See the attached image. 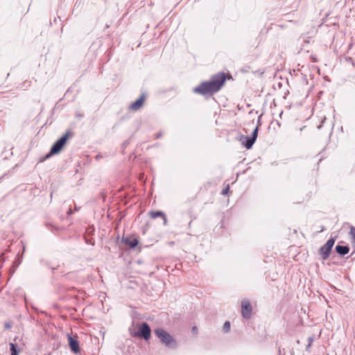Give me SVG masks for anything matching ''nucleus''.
<instances>
[{"mask_svg":"<svg viewBox=\"0 0 355 355\" xmlns=\"http://www.w3.org/2000/svg\"><path fill=\"white\" fill-rule=\"evenodd\" d=\"M68 344L71 350L77 354L80 351L79 342L77 339V336H73L71 334H67Z\"/></svg>","mask_w":355,"mask_h":355,"instance_id":"0eeeda50","label":"nucleus"},{"mask_svg":"<svg viewBox=\"0 0 355 355\" xmlns=\"http://www.w3.org/2000/svg\"><path fill=\"white\" fill-rule=\"evenodd\" d=\"M160 136H161V135H160V134H158V135H157V138H159Z\"/></svg>","mask_w":355,"mask_h":355,"instance_id":"412c9836","label":"nucleus"},{"mask_svg":"<svg viewBox=\"0 0 355 355\" xmlns=\"http://www.w3.org/2000/svg\"><path fill=\"white\" fill-rule=\"evenodd\" d=\"M10 350L11 352V355H18L19 354V352L16 348V345L12 343H10Z\"/></svg>","mask_w":355,"mask_h":355,"instance_id":"ddd939ff","label":"nucleus"},{"mask_svg":"<svg viewBox=\"0 0 355 355\" xmlns=\"http://www.w3.org/2000/svg\"><path fill=\"white\" fill-rule=\"evenodd\" d=\"M334 243H335V239L334 238H330L327 241V243H325V245H327V247H329V248H331L332 250V248L334 245Z\"/></svg>","mask_w":355,"mask_h":355,"instance_id":"4468645a","label":"nucleus"},{"mask_svg":"<svg viewBox=\"0 0 355 355\" xmlns=\"http://www.w3.org/2000/svg\"><path fill=\"white\" fill-rule=\"evenodd\" d=\"M259 128L257 126L253 130L250 137L241 136L240 140L242 141L243 145L247 148L250 149L255 142L258 136Z\"/></svg>","mask_w":355,"mask_h":355,"instance_id":"39448f33","label":"nucleus"},{"mask_svg":"<svg viewBox=\"0 0 355 355\" xmlns=\"http://www.w3.org/2000/svg\"><path fill=\"white\" fill-rule=\"evenodd\" d=\"M144 100L145 95L142 94L136 101L130 105L129 109L134 112L139 110L143 106Z\"/></svg>","mask_w":355,"mask_h":355,"instance_id":"6e6552de","label":"nucleus"},{"mask_svg":"<svg viewBox=\"0 0 355 355\" xmlns=\"http://www.w3.org/2000/svg\"><path fill=\"white\" fill-rule=\"evenodd\" d=\"M226 80L225 73L219 72L213 75L209 81L202 83L193 88V92L201 95L211 94L218 92Z\"/></svg>","mask_w":355,"mask_h":355,"instance_id":"f257e3e1","label":"nucleus"},{"mask_svg":"<svg viewBox=\"0 0 355 355\" xmlns=\"http://www.w3.org/2000/svg\"><path fill=\"white\" fill-rule=\"evenodd\" d=\"M128 144H129V141H128V140H127V141H125L123 143V147H124V148H125V147H126V146L128 145Z\"/></svg>","mask_w":355,"mask_h":355,"instance_id":"6ab92c4d","label":"nucleus"},{"mask_svg":"<svg viewBox=\"0 0 355 355\" xmlns=\"http://www.w3.org/2000/svg\"><path fill=\"white\" fill-rule=\"evenodd\" d=\"M150 216L155 219L157 217H161L163 219V224L164 225H166L167 224V218L165 215V214L163 211H151L149 212Z\"/></svg>","mask_w":355,"mask_h":355,"instance_id":"1a4fd4ad","label":"nucleus"},{"mask_svg":"<svg viewBox=\"0 0 355 355\" xmlns=\"http://www.w3.org/2000/svg\"><path fill=\"white\" fill-rule=\"evenodd\" d=\"M151 330L147 322H142L139 324V330L136 332H132L131 334L134 337L144 338L146 340H149L150 337Z\"/></svg>","mask_w":355,"mask_h":355,"instance_id":"20e7f679","label":"nucleus"},{"mask_svg":"<svg viewBox=\"0 0 355 355\" xmlns=\"http://www.w3.org/2000/svg\"><path fill=\"white\" fill-rule=\"evenodd\" d=\"M4 327L6 329H8L11 328L12 325L10 322H6Z\"/></svg>","mask_w":355,"mask_h":355,"instance_id":"a211bd4d","label":"nucleus"},{"mask_svg":"<svg viewBox=\"0 0 355 355\" xmlns=\"http://www.w3.org/2000/svg\"><path fill=\"white\" fill-rule=\"evenodd\" d=\"M229 189H230V187H229V185H227L226 187V188L222 191V194L226 195L228 193Z\"/></svg>","mask_w":355,"mask_h":355,"instance_id":"f3484780","label":"nucleus"},{"mask_svg":"<svg viewBox=\"0 0 355 355\" xmlns=\"http://www.w3.org/2000/svg\"><path fill=\"white\" fill-rule=\"evenodd\" d=\"M230 329V322L229 321H226L223 324V330L225 332L229 331Z\"/></svg>","mask_w":355,"mask_h":355,"instance_id":"dca6fc26","label":"nucleus"},{"mask_svg":"<svg viewBox=\"0 0 355 355\" xmlns=\"http://www.w3.org/2000/svg\"><path fill=\"white\" fill-rule=\"evenodd\" d=\"M155 334L159 339L160 342L167 348L176 349L178 343L175 339L167 331L162 328H157L154 330Z\"/></svg>","mask_w":355,"mask_h":355,"instance_id":"f03ea898","label":"nucleus"},{"mask_svg":"<svg viewBox=\"0 0 355 355\" xmlns=\"http://www.w3.org/2000/svg\"><path fill=\"white\" fill-rule=\"evenodd\" d=\"M67 214H68L69 215L72 214V211H71V209H69V210L67 211Z\"/></svg>","mask_w":355,"mask_h":355,"instance_id":"aec40b11","label":"nucleus"},{"mask_svg":"<svg viewBox=\"0 0 355 355\" xmlns=\"http://www.w3.org/2000/svg\"><path fill=\"white\" fill-rule=\"evenodd\" d=\"M313 340H314L313 337H311V336L308 338L309 343H308V345L306 347V351H308V352L309 351V349H310V348L311 347V345H312V343L313 342Z\"/></svg>","mask_w":355,"mask_h":355,"instance_id":"2eb2a0df","label":"nucleus"},{"mask_svg":"<svg viewBox=\"0 0 355 355\" xmlns=\"http://www.w3.org/2000/svg\"><path fill=\"white\" fill-rule=\"evenodd\" d=\"M241 313L242 316L245 319H249L251 317L252 306L248 300H243L241 302Z\"/></svg>","mask_w":355,"mask_h":355,"instance_id":"423d86ee","label":"nucleus"},{"mask_svg":"<svg viewBox=\"0 0 355 355\" xmlns=\"http://www.w3.org/2000/svg\"><path fill=\"white\" fill-rule=\"evenodd\" d=\"M331 252V249L325 245L321 246L319 249V254L321 255L322 260H327Z\"/></svg>","mask_w":355,"mask_h":355,"instance_id":"9d476101","label":"nucleus"},{"mask_svg":"<svg viewBox=\"0 0 355 355\" xmlns=\"http://www.w3.org/2000/svg\"><path fill=\"white\" fill-rule=\"evenodd\" d=\"M122 241L125 245H128L130 248H135L139 243V241L135 238L123 237L122 239Z\"/></svg>","mask_w":355,"mask_h":355,"instance_id":"9b49d317","label":"nucleus"},{"mask_svg":"<svg viewBox=\"0 0 355 355\" xmlns=\"http://www.w3.org/2000/svg\"><path fill=\"white\" fill-rule=\"evenodd\" d=\"M73 136L71 130H68L58 141H56L51 146L50 152L46 155L45 159L49 158L51 155L59 153L64 145L67 139Z\"/></svg>","mask_w":355,"mask_h":355,"instance_id":"7ed1b4c3","label":"nucleus"},{"mask_svg":"<svg viewBox=\"0 0 355 355\" xmlns=\"http://www.w3.org/2000/svg\"><path fill=\"white\" fill-rule=\"evenodd\" d=\"M335 250L338 254L341 256L347 254L349 251V248L347 245H337Z\"/></svg>","mask_w":355,"mask_h":355,"instance_id":"f8f14e48","label":"nucleus"}]
</instances>
